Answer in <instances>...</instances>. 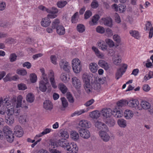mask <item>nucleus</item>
<instances>
[{"label":"nucleus","instance_id":"obj_1","mask_svg":"<svg viewBox=\"0 0 153 153\" xmlns=\"http://www.w3.org/2000/svg\"><path fill=\"white\" fill-rule=\"evenodd\" d=\"M40 71L41 74V80L39 83V90L42 92H45L48 88H51V85L48 81V77L52 87L54 89L56 88L57 85L53 71L49 70L48 73V75L45 72L44 68H40Z\"/></svg>","mask_w":153,"mask_h":153},{"label":"nucleus","instance_id":"obj_2","mask_svg":"<svg viewBox=\"0 0 153 153\" xmlns=\"http://www.w3.org/2000/svg\"><path fill=\"white\" fill-rule=\"evenodd\" d=\"M9 96L6 95L3 97H0V114H4L7 109L15 105L16 108L21 107L23 97L21 95L17 97H13L11 100H9Z\"/></svg>","mask_w":153,"mask_h":153},{"label":"nucleus","instance_id":"obj_3","mask_svg":"<svg viewBox=\"0 0 153 153\" xmlns=\"http://www.w3.org/2000/svg\"><path fill=\"white\" fill-rule=\"evenodd\" d=\"M58 145L65 149L67 153H77L78 147L74 143H70L65 139L63 138L59 139L57 141Z\"/></svg>","mask_w":153,"mask_h":153},{"label":"nucleus","instance_id":"obj_4","mask_svg":"<svg viewBox=\"0 0 153 153\" xmlns=\"http://www.w3.org/2000/svg\"><path fill=\"white\" fill-rule=\"evenodd\" d=\"M58 145L65 149L67 153H77L78 147L74 143H70L65 139L63 138L59 139L57 141Z\"/></svg>","mask_w":153,"mask_h":153},{"label":"nucleus","instance_id":"obj_5","mask_svg":"<svg viewBox=\"0 0 153 153\" xmlns=\"http://www.w3.org/2000/svg\"><path fill=\"white\" fill-rule=\"evenodd\" d=\"M15 108L16 107L14 105L7 110L4 114H1L2 115L6 114L5 117V120L8 125H12L14 123L15 120L13 115L16 114V115H17V114L19 112V109L20 108H16V109Z\"/></svg>","mask_w":153,"mask_h":153},{"label":"nucleus","instance_id":"obj_6","mask_svg":"<svg viewBox=\"0 0 153 153\" xmlns=\"http://www.w3.org/2000/svg\"><path fill=\"white\" fill-rule=\"evenodd\" d=\"M3 131L4 134V139L5 138L9 142H12L14 140V136L10 128L7 126H5L3 128Z\"/></svg>","mask_w":153,"mask_h":153},{"label":"nucleus","instance_id":"obj_7","mask_svg":"<svg viewBox=\"0 0 153 153\" xmlns=\"http://www.w3.org/2000/svg\"><path fill=\"white\" fill-rule=\"evenodd\" d=\"M71 66L73 72L75 74L79 73L82 70V65L80 60L77 58L73 59L71 61Z\"/></svg>","mask_w":153,"mask_h":153},{"label":"nucleus","instance_id":"obj_8","mask_svg":"<svg viewBox=\"0 0 153 153\" xmlns=\"http://www.w3.org/2000/svg\"><path fill=\"white\" fill-rule=\"evenodd\" d=\"M143 101L142 100L140 104L139 101L136 99H133L128 101V106L138 110H141L143 108Z\"/></svg>","mask_w":153,"mask_h":153},{"label":"nucleus","instance_id":"obj_9","mask_svg":"<svg viewBox=\"0 0 153 153\" xmlns=\"http://www.w3.org/2000/svg\"><path fill=\"white\" fill-rule=\"evenodd\" d=\"M71 86L77 90L80 89L82 87V82L77 77L73 76L71 79Z\"/></svg>","mask_w":153,"mask_h":153},{"label":"nucleus","instance_id":"obj_10","mask_svg":"<svg viewBox=\"0 0 153 153\" xmlns=\"http://www.w3.org/2000/svg\"><path fill=\"white\" fill-rule=\"evenodd\" d=\"M59 66L61 69L67 73L70 72L71 67L69 63L65 60H62L59 62Z\"/></svg>","mask_w":153,"mask_h":153},{"label":"nucleus","instance_id":"obj_11","mask_svg":"<svg viewBox=\"0 0 153 153\" xmlns=\"http://www.w3.org/2000/svg\"><path fill=\"white\" fill-rule=\"evenodd\" d=\"M94 80L92 83L93 88L96 90H100L101 88L100 83L102 81L101 79L99 78L97 75L94 76Z\"/></svg>","mask_w":153,"mask_h":153},{"label":"nucleus","instance_id":"obj_12","mask_svg":"<svg viewBox=\"0 0 153 153\" xmlns=\"http://www.w3.org/2000/svg\"><path fill=\"white\" fill-rule=\"evenodd\" d=\"M127 68V65L125 64L122 65L120 68L117 70V71L116 74V78L117 79H119L122 76V75L126 72Z\"/></svg>","mask_w":153,"mask_h":153},{"label":"nucleus","instance_id":"obj_13","mask_svg":"<svg viewBox=\"0 0 153 153\" xmlns=\"http://www.w3.org/2000/svg\"><path fill=\"white\" fill-rule=\"evenodd\" d=\"M111 7L115 11L121 13H123L126 10V6L121 4L118 5L114 4L111 5Z\"/></svg>","mask_w":153,"mask_h":153},{"label":"nucleus","instance_id":"obj_14","mask_svg":"<svg viewBox=\"0 0 153 153\" xmlns=\"http://www.w3.org/2000/svg\"><path fill=\"white\" fill-rule=\"evenodd\" d=\"M108 131L101 130L99 132L100 138L104 142H108L110 139V136L107 133Z\"/></svg>","mask_w":153,"mask_h":153},{"label":"nucleus","instance_id":"obj_15","mask_svg":"<svg viewBox=\"0 0 153 153\" xmlns=\"http://www.w3.org/2000/svg\"><path fill=\"white\" fill-rule=\"evenodd\" d=\"M79 132L80 136L83 138L88 139L90 137V132L87 129L81 128L79 130Z\"/></svg>","mask_w":153,"mask_h":153},{"label":"nucleus","instance_id":"obj_16","mask_svg":"<svg viewBox=\"0 0 153 153\" xmlns=\"http://www.w3.org/2000/svg\"><path fill=\"white\" fill-rule=\"evenodd\" d=\"M94 108V107L93 106H91L86 108L76 111L74 113L71 114V116L73 117L75 116L79 115L82 113L87 112L90 109H93Z\"/></svg>","mask_w":153,"mask_h":153},{"label":"nucleus","instance_id":"obj_17","mask_svg":"<svg viewBox=\"0 0 153 153\" xmlns=\"http://www.w3.org/2000/svg\"><path fill=\"white\" fill-rule=\"evenodd\" d=\"M100 112L103 117L107 118L110 117L112 115V110L109 108H105L102 109Z\"/></svg>","mask_w":153,"mask_h":153},{"label":"nucleus","instance_id":"obj_18","mask_svg":"<svg viewBox=\"0 0 153 153\" xmlns=\"http://www.w3.org/2000/svg\"><path fill=\"white\" fill-rule=\"evenodd\" d=\"M13 131L16 136L18 137H21L23 134V130L21 126L17 125L14 128Z\"/></svg>","mask_w":153,"mask_h":153},{"label":"nucleus","instance_id":"obj_19","mask_svg":"<svg viewBox=\"0 0 153 153\" xmlns=\"http://www.w3.org/2000/svg\"><path fill=\"white\" fill-rule=\"evenodd\" d=\"M146 30H148L149 32V38L151 39L153 35V27L149 22H147L145 24Z\"/></svg>","mask_w":153,"mask_h":153},{"label":"nucleus","instance_id":"obj_20","mask_svg":"<svg viewBox=\"0 0 153 153\" xmlns=\"http://www.w3.org/2000/svg\"><path fill=\"white\" fill-rule=\"evenodd\" d=\"M123 113L121 110L118 108L117 106H115L112 111V115L116 118H119L121 117Z\"/></svg>","mask_w":153,"mask_h":153},{"label":"nucleus","instance_id":"obj_21","mask_svg":"<svg viewBox=\"0 0 153 153\" xmlns=\"http://www.w3.org/2000/svg\"><path fill=\"white\" fill-rule=\"evenodd\" d=\"M113 62L114 65H118L121 63L122 61V57L120 54L119 53H116L113 56Z\"/></svg>","mask_w":153,"mask_h":153},{"label":"nucleus","instance_id":"obj_22","mask_svg":"<svg viewBox=\"0 0 153 153\" xmlns=\"http://www.w3.org/2000/svg\"><path fill=\"white\" fill-rule=\"evenodd\" d=\"M95 126L97 128L101 130L108 131V128L104 123L97 121L95 123Z\"/></svg>","mask_w":153,"mask_h":153},{"label":"nucleus","instance_id":"obj_23","mask_svg":"<svg viewBox=\"0 0 153 153\" xmlns=\"http://www.w3.org/2000/svg\"><path fill=\"white\" fill-rule=\"evenodd\" d=\"M100 21L103 22L104 24L107 26L110 27H111L112 26V19L109 17L102 18Z\"/></svg>","mask_w":153,"mask_h":153},{"label":"nucleus","instance_id":"obj_24","mask_svg":"<svg viewBox=\"0 0 153 153\" xmlns=\"http://www.w3.org/2000/svg\"><path fill=\"white\" fill-rule=\"evenodd\" d=\"M78 125L82 128H88L91 126V124L90 122L85 120H81L79 121Z\"/></svg>","mask_w":153,"mask_h":153},{"label":"nucleus","instance_id":"obj_25","mask_svg":"<svg viewBox=\"0 0 153 153\" xmlns=\"http://www.w3.org/2000/svg\"><path fill=\"white\" fill-rule=\"evenodd\" d=\"M123 115L126 119L129 120L133 117L134 113L131 110L127 109L124 111Z\"/></svg>","mask_w":153,"mask_h":153},{"label":"nucleus","instance_id":"obj_26","mask_svg":"<svg viewBox=\"0 0 153 153\" xmlns=\"http://www.w3.org/2000/svg\"><path fill=\"white\" fill-rule=\"evenodd\" d=\"M53 130L50 128H47L44 129L43 131L41 133L37 134L34 137V139L37 140L38 139L43 136L53 131Z\"/></svg>","mask_w":153,"mask_h":153},{"label":"nucleus","instance_id":"obj_27","mask_svg":"<svg viewBox=\"0 0 153 153\" xmlns=\"http://www.w3.org/2000/svg\"><path fill=\"white\" fill-rule=\"evenodd\" d=\"M100 17V16L98 14L94 15L92 17L91 20L89 21V25L90 26H93L97 25Z\"/></svg>","mask_w":153,"mask_h":153},{"label":"nucleus","instance_id":"obj_28","mask_svg":"<svg viewBox=\"0 0 153 153\" xmlns=\"http://www.w3.org/2000/svg\"><path fill=\"white\" fill-rule=\"evenodd\" d=\"M91 49L98 58L100 59H103L104 58V55L102 53L100 52L98 49L96 47L93 46L92 47Z\"/></svg>","mask_w":153,"mask_h":153},{"label":"nucleus","instance_id":"obj_29","mask_svg":"<svg viewBox=\"0 0 153 153\" xmlns=\"http://www.w3.org/2000/svg\"><path fill=\"white\" fill-rule=\"evenodd\" d=\"M44 108L47 110H51L53 108L52 104L49 100H46L43 103Z\"/></svg>","mask_w":153,"mask_h":153},{"label":"nucleus","instance_id":"obj_30","mask_svg":"<svg viewBox=\"0 0 153 153\" xmlns=\"http://www.w3.org/2000/svg\"><path fill=\"white\" fill-rule=\"evenodd\" d=\"M97 45L102 51H104L107 50L108 46L103 40H99L97 42Z\"/></svg>","mask_w":153,"mask_h":153},{"label":"nucleus","instance_id":"obj_31","mask_svg":"<svg viewBox=\"0 0 153 153\" xmlns=\"http://www.w3.org/2000/svg\"><path fill=\"white\" fill-rule=\"evenodd\" d=\"M98 68V65L95 62H91L89 64V68L91 71L93 73H96Z\"/></svg>","mask_w":153,"mask_h":153},{"label":"nucleus","instance_id":"obj_32","mask_svg":"<svg viewBox=\"0 0 153 153\" xmlns=\"http://www.w3.org/2000/svg\"><path fill=\"white\" fill-rule=\"evenodd\" d=\"M98 64L100 66L104 68L105 70H108L109 68V66L108 63L103 60H99L98 62Z\"/></svg>","mask_w":153,"mask_h":153},{"label":"nucleus","instance_id":"obj_33","mask_svg":"<svg viewBox=\"0 0 153 153\" xmlns=\"http://www.w3.org/2000/svg\"><path fill=\"white\" fill-rule=\"evenodd\" d=\"M101 113L97 110L94 111L89 113V116L93 119H97L100 117Z\"/></svg>","mask_w":153,"mask_h":153},{"label":"nucleus","instance_id":"obj_34","mask_svg":"<svg viewBox=\"0 0 153 153\" xmlns=\"http://www.w3.org/2000/svg\"><path fill=\"white\" fill-rule=\"evenodd\" d=\"M61 80L65 83L68 82L70 79V78L67 76V74L65 73H62L60 76Z\"/></svg>","mask_w":153,"mask_h":153},{"label":"nucleus","instance_id":"obj_35","mask_svg":"<svg viewBox=\"0 0 153 153\" xmlns=\"http://www.w3.org/2000/svg\"><path fill=\"white\" fill-rule=\"evenodd\" d=\"M84 87L85 91L88 93H91L93 88L92 83H91L90 82L84 84Z\"/></svg>","mask_w":153,"mask_h":153},{"label":"nucleus","instance_id":"obj_36","mask_svg":"<svg viewBox=\"0 0 153 153\" xmlns=\"http://www.w3.org/2000/svg\"><path fill=\"white\" fill-rule=\"evenodd\" d=\"M117 123L119 126L121 128H125L127 126V121L123 119H118L117 121Z\"/></svg>","mask_w":153,"mask_h":153},{"label":"nucleus","instance_id":"obj_37","mask_svg":"<svg viewBox=\"0 0 153 153\" xmlns=\"http://www.w3.org/2000/svg\"><path fill=\"white\" fill-rule=\"evenodd\" d=\"M128 101L126 100L122 99L118 101L117 102V105L118 108V107H123L126 106L128 105Z\"/></svg>","mask_w":153,"mask_h":153},{"label":"nucleus","instance_id":"obj_38","mask_svg":"<svg viewBox=\"0 0 153 153\" xmlns=\"http://www.w3.org/2000/svg\"><path fill=\"white\" fill-rule=\"evenodd\" d=\"M57 33L59 35H64L65 33V30L64 27L61 25L58 26L56 28Z\"/></svg>","mask_w":153,"mask_h":153},{"label":"nucleus","instance_id":"obj_39","mask_svg":"<svg viewBox=\"0 0 153 153\" xmlns=\"http://www.w3.org/2000/svg\"><path fill=\"white\" fill-rule=\"evenodd\" d=\"M58 87L59 90L63 94H65L67 91V88L64 84L62 83H59Z\"/></svg>","mask_w":153,"mask_h":153},{"label":"nucleus","instance_id":"obj_40","mask_svg":"<svg viewBox=\"0 0 153 153\" xmlns=\"http://www.w3.org/2000/svg\"><path fill=\"white\" fill-rule=\"evenodd\" d=\"M129 33L131 36L137 39H139L140 37V33L137 30H130L129 31Z\"/></svg>","mask_w":153,"mask_h":153},{"label":"nucleus","instance_id":"obj_41","mask_svg":"<svg viewBox=\"0 0 153 153\" xmlns=\"http://www.w3.org/2000/svg\"><path fill=\"white\" fill-rule=\"evenodd\" d=\"M51 23V21L47 17L43 19L41 22L42 25L44 27L48 26Z\"/></svg>","mask_w":153,"mask_h":153},{"label":"nucleus","instance_id":"obj_42","mask_svg":"<svg viewBox=\"0 0 153 153\" xmlns=\"http://www.w3.org/2000/svg\"><path fill=\"white\" fill-rule=\"evenodd\" d=\"M26 100L30 103L33 102L34 100V96L33 94L31 93H28L26 96Z\"/></svg>","mask_w":153,"mask_h":153},{"label":"nucleus","instance_id":"obj_43","mask_svg":"<svg viewBox=\"0 0 153 153\" xmlns=\"http://www.w3.org/2000/svg\"><path fill=\"white\" fill-rule=\"evenodd\" d=\"M91 76L86 74H84L82 76V79L84 84L90 82V79Z\"/></svg>","mask_w":153,"mask_h":153},{"label":"nucleus","instance_id":"obj_44","mask_svg":"<svg viewBox=\"0 0 153 153\" xmlns=\"http://www.w3.org/2000/svg\"><path fill=\"white\" fill-rule=\"evenodd\" d=\"M71 137L73 140L76 141L79 139V136L78 133L76 131H72L71 133Z\"/></svg>","mask_w":153,"mask_h":153},{"label":"nucleus","instance_id":"obj_45","mask_svg":"<svg viewBox=\"0 0 153 153\" xmlns=\"http://www.w3.org/2000/svg\"><path fill=\"white\" fill-rule=\"evenodd\" d=\"M46 10V12L48 13L52 14L57 13L58 12V10L57 8L54 7L48 8V9H47Z\"/></svg>","mask_w":153,"mask_h":153},{"label":"nucleus","instance_id":"obj_46","mask_svg":"<svg viewBox=\"0 0 153 153\" xmlns=\"http://www.w3.org/2000/svg\"><path fill=\"white\" fill-rule=\"evenodd\" d=\"M105 123L109 127H112L115 125V121L113 118H111L106 120Z\"/></svg>","mask_w":153,"mask_h":153},{"label":"nucleus","instance_id":"obj_47","mask_svg":"<svg viewBox=\"0 0 153 153\" xmlns=\"http://www.w3.org/2000/svg\"><path fill=\"white\" fill-rule=\"evenodd\" d=\"M37 78L36 74L33 73L30 75V79L31 82L32 83H34L36 82Z\"/></svg>","mask_w":153,"mask_h":153},{"label":"nucleus","instance_id":"obj_48","mask_svg":"<svg viewBox=\"0 0 153 153\" xmlns=\"http://www.w3.org/2000/svg\"><path fill=\"white\" fill-rule=\"evenodd\" d=\"M16 73L22 76H26L27 74V71L24 69H17L16 70Z\"/></svg>","mask_w":153,"mask_h":153},{"label":"nucleus","instance_id":"obj_49","mask_svg":"<svg viewBox=\"0 0 153 153\" xmlns=\"http://www.w3.org/2000/svg\"><path fill=\"white\" fill-rule=\"evenodd\" d=\"M113 39L117 44V46L121 45V39L120 37L117 34L114 35L113 36Z\"/></svg>","mask_w":153,"mask_h":153},{"label":"nucleus","instance_id":"obj_50","mask_svg":"<svg viewBox=\"0 0 153 153\" xmlns=\"http://www.w3.org/2000/svg\"><path fill=\"white\" fill-rule=\"evenodd\" d=\"M60 23L59 19H54L52 23V28L53 29L56 28L58 26H59V24Z\"/></svg>","mask_w":153,"mask_h":153},{"label":"nucleus","instance_id":"obj_51","mask_svg":"<svg viewBox=\"0 0 153 153\" xmlns=\"http://www.w3.org/2000/svg\"><path fill=\"white\" fill-rule=\"evenodd\" d=\"M106 43L110 48H112L114 46V43L112 40L109 39L107 38L105 40Z\"/></svg>","mask_w":153,"mask_h":153},{"label":"nucleus","instance_id":"obj_52","mask_svg":"<svg viewBox=\"0 0 153 153\" xmlns=\"http://www.w3.org/2000/svg\"><path fill=\"white\" fill-rule=\"evenodd\" d=\"M77 29L79 32L81 33L85 31V27L83 25L79 24L77 25Z\"/></svg>","mask_w":153,"mask_h":153},{"label":"nucleus","instance_id":"obj_53","mask_svg":"<svg viewBox=\"0 0 153 153\" xmlns=\"http://www.w3.org/2000/svg\"><path fill=\"white\" fill-rule=\"evenodd\" d=\"M60 136L64 139H67L69 138V135L68 132L66 131H63L60 133Z\"/></svg>","mask_w":153,"mask_h":153},{"label":"nucleus","instance_id":"obj_54","mask_svg":"<svg viewBox=\"0 0 153 153\" xmlns=\"http://www.w3.org/2000/svg\"><path fill=\"white\" fill-rule=\"evenodd\" d=\"M67 4V2L66 1H60L57 3V7L60 8L64 7Z\"/></svg>","mask_w":153,"mask_h":153},{"label":"nucleus","instance_id":"obj_55","mask_svg":"<svg viewBox=\"0 0 153 153\" xmlns=\"http://www.w3.org/2000/svg\"><path fill=\"white\" fill-rule=\"evenodd\" d=\"M96 30L97 33L101 34L104 33L105 31L104 28L100 26H98L96 27Z\"/></svg>","mask_w":153,"mask_h":153},{"label":"nucleus","instance_id":"obj_56","mask_svg":"<svg viewBox=\"0 0 153 153\" xmlns=\"http://www.w3.org/2000/svg\"><path fill=\"white\" fill-rule=\"evenodd\" d=\"M11 74L10 73H8L5 76V77L3 78V80L4 82H7L9 81H12V76Z\"/></svg>","mask_w":153,"mask_h":153},{"label":"nucleus","instance_id":"obj_57","mask_svg":"<svg viewBox=\"0 0 153 153\" xmlns=\"http://www.w3.org/2000/svg\"><path fill=\"white\" fill-rule=\"evenodd\" d=\"M66 97L69 102H74V98L70 92H68L66 93Z\"/></svg>","mask_w":153,"mask_h":153},{"label":"nucleus","instance_id":"obj_58","mask_svg":"<svg viewBox=\"0 0 153 153\" xmlns=\"http://www.w3.org/2000/svg\"><path fill=\"white\" fill-rule=\"evenodd\" d=\"M153 76V72L152 71H149V74H147L144 77V80H147L152 78V76Z\"/></svg>","mask_w":153,"mask_h":153},{"label":"nucleus","instance_id":"obj_59","mask_svg":"<svg viewBox=\"0 0 153 153\" xmlns=\"http://www.w3.org/2000/svg\"><path fill=\"white\" fill-rule=\"evenodd\" d=\"M17 56L16 54L13 53L10 55L9 57L10 60L11 62H13L16 59Z\"/></svg>","mask_w":153,"mask_h":153},{"label":"nucleus","instance_id":"obj_60","mask_svg":"<svg viewBox=\"0 0 153 153\" xmlns=\"http://www.w3.org/2000/svg\"><path fill=\"white\" fill-rule=\"evenodd\" d=\"M18 87L19 90H24L27 89L26 85L24 83H20L18 84Z\"/></svg>","mask_w":153,"mask_h":153},{"label":"nucleus","instance_id":"obj_61","mask_svg":"<svg viewBox=\"0 0 153 153\" xmlns=\"http://www.w3.org/2000/svg\"><path fill=\"white\" fill-rule=\"evenodd\" d=\"M51 62L53 64L56 65L57 64V57L54 55H52L50 57Z\"/></svg>","mask_w":153,"mask_h":153},{"label":"nucleus","instance_id":"obj_62","mask_svg":"<svg viewBox=\"0 0 153 153\" xmlns=\"http://www.w3.org/2000/svg\"><path fill=\"white\" fill-rule=\"evenodd\" d=\"M91 6L92 8H96L99 6L98 2L96 0H93L91 3Z\"/></svg>","mask_w":153,"mask_h":153},{"label":"nucleus","instance_id":"obj_63","mask_svg":"<svg viewBox=\"0 0 153 153\" xmlns=\"http://www.w3.org/2000/svg\"><path fill=\"white\" fill-rule=\"evenodd\" d=\"M48 150L50 153H62V152L56 149L49 148Z\"/></svg>","mask_w":153,"mask_h":153},{"label":"nucleus","instance_id":"obj_64","mask_svg":"<svg viewBox=\"0 0 153 153\" xmlns=\"http://www.w3.org/2000/svg\"><path fill=\"white\" fill-rule=\"evenodd\" d=\"M114 17L115 20L117 23H119L121 22L120 17L117 13H116L114 14Z\"/></svg>","mask_w":153,"mask_h":153}]
</instances>
